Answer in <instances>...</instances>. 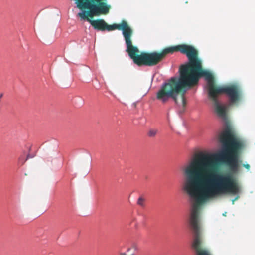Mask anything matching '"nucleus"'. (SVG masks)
<instances>
[{
	"mask_svg": "<svg viewBox=\"0 0 255 255\" xmlns=\"http://www.w3.org/2000/svg\"><path fill=\"white\" fill-rule=\"evenodd\" d=\"M223 150L219 154L199 153L185 167L184 190L195 200L190 218L192 229L200 230L199 224L201 205L207 200L217 196L240 192L238 180L229 173L211 176L217 167V160L225 162L233 172L238 169V158L244 148V142L237 137L232 128L227 126L219 136Z\"/></svg>",
	"mask_w": 255,
	"mask_h": 255,
	"instance_id": "1",
	"label": "nucleus"
},
{
	"mask_svg": "<svg viewBox=\"0 0 255 255\" xmlns=\"http://www.w3.org/2000/svg\"><path fill=\"white\" fill-rule=\"evenodd\" d=\"M169 54L180 51L186 54L188 62L179 68V77H173L163 83L156 95L157 100L162 104L172 99L179 106L184 109L186 105L185 93L187 88L198 83L199 78L204 77L208 81V91H213L217 95L225 94L228 97L230 104H237L242 98V90L237 84H230L223 86L216 85L212 74L203 69L202 62L198 58V51L192 46L180 44L172 46Z\"/></svg>",
	"mask_w": 255,
	"mask_h": 255,
	"instance_id": "2",
	"label": "nucleus"
},
{
	"mask_svg": "<svg viewBox=\"0 0 255 255\" xmlns=\"http://www.w3.org/2000/svg\"><path fill=\"white\" fill-rule=\"evenodd\" d=\"M77 7L81 9H88L78 13V15L83 19H86L98 31H111L116 29L122 30L126 44V52L132 59L133 62L139 66H155L162 61L171 51L172 46L168 47L160 52H141L139 53L138 48L132 45L131 37L133 30L127 21L123 20L120 24L108 25L104 20L98 19L92 20L94 16L106 15L109 12L111 6L107 3V0H75Z\"/></svg>",
	"mask_w": 255,
	"mask_h": 255,
	"instance_id": "3",
	"label": "nucleus"
},
{
	"mask_svg": "<svg viewBox=\"0 0 255 255\" xmlns=\"http://www.w3.org/2000/svg\"><path fill=\"white\" fill-rule=\"evenodd\" d=\"M209 98L213 102L217 114L221 118L226 120L227 118V107L220 104L218 100V95L212 90L208 91Z\"/></svg>",
	"mask_w": 255,
	"mask_h": 255,
	"instance_id": "4",
	"label": "nucleus"
},
{
	"mask_svg": "<svg viewBox=\"0 0 255 255\" xmlns=\"http://www.w3.org/2000/svg\"><path fill=\"white\" fill-rule=\"evenodd\" d=\"M145 199L142 196H140L137 201V204L139 206H141V207H145Z\"/></svg>",
	"mask_w": 255,
	"mask_h": 255,
	"instance_id": "5",
	"label": "nucleus"
},
{
	"mask_svg": "<svg viewBox=\"0 0 255 255\" xmlns=\"http://www.w3.org/2000/svg\"><path fill=\"white\" fill-rule=\"evenodd\" d=\"M158 132V129H150L148 132V136L150 137H155Z\"/></svg>",
	"mask_w": 255,
	"mask_h": 255,
	"instance_id": "6",
	"label": "nucleus"
},
{
	"mask_svg": "<svg viewBox=\"0 0 255 255\" xmlns=\"http://www.w3.org/2000/svg\"><path fill=\"white\" fill-rule=\"evenodd\" d=\"M25 161L26 160H25L23 157H20L18 159L19 164H20L21 165H22Z\"/></svg>",
	"mask_w": 255,
	"mask_h": 255,
	"instance_id": "7",
	"label": "nucleus"
},
{
	"mask_svg": "<svg viewBox=\"0 0 255 255\" xmlns=\"http://www.w3.org/2000/svg\"><path fill=\"white\" fill-rule=\"evenodd\" d=\"M243 166L245 167L247 170H249L250 168V166L248 164H245L243 165Z\"/></svg>",
	"mask_w": 255,
	"mask_h": 255,
	"instance_id": "8",
	"label": "nucleus"
},
{
	"mask_svg": "<svg viewBox=\"0 0 255 255\" xmlns=\"http://www.w3.org/2000/svg\"><path fill=\"white\" fill-rule=\"evenodd\" d=\"M238 196L236 197L234 200H232V204H234V202L235 201H236V200H237L238 199Z\"/></svg>",
	"mask_w": 255,
	"mask_h": 255,
	"instance_id": "9",
	"label": "nucleus"
},
{
	"mask_svg": "<svg viewBox=\"0 0 255 255\" xmlns=\"http://www.w3.org/2000/svg\"><path fill=\"white\" fill-rule=\"evenodd\" d=\"M27 158H28V157H27V158H26V160H27Z\"/></svg>",
	"mask_w": 255,
	"mask_h": 255,
	"instance_id": "10",
	"label": "nucleus"
},
{
	"mask_svg": "<svg viewBox=\"0 0 255 255\" xmlns=\"http://www.w3.org/2000/svg\"><path fill=\"white\" fill-rule=\"evenodd\" d=\"M27 158H28V157H27V158H26V160H27Z\"/></svg>",
	"mask_w": 255,
	"mask_h": 255,
	"instance_id": "11",
	"label": "nucleus"
}]
</instances>
